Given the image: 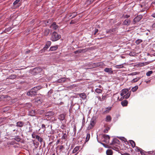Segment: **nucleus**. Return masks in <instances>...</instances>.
Segmentation results:
<instances>
[{"mask_svg": "<svg viewBox=\"0 0 155 155\" xmlns=\"http://www.w3.org/2000/svg\"><path fill=\"white\" fill-rule=\"evenodd\" d=\"M135 150L137 152H140V154L141 155H145L147 154L145 153V152L142 150L141 149L139 148L138 147H135Z\"/></svg>", "mask_w": 155, "mask_h": 155, "instance_id": "39448f33", "label": "nucleus"}, {"mask_svg": "<svg viewBox=\"0 0 155 155\" xmlns=\"http://www.w3.org/2000/svg\"><path fill=\"white\" fill-rule=\"evenodd\" d=\"M16 77V75H11L10 77V78H11V79H13V78H15Z\"/></svg>", "mask_w": 155, "mask_h": 155, "instance_id": "f704fd0d", "label": "nucleus"}, {"mask_svg": "<svg viewBox=\"0 0 155 155\" xmlns=\"http://www.w3.org/2000/svg\"><path fill=\"white\" fill-rule=\"evenodd\" d=\"M153 71H149L147 72L146 73L147 76H149L150 75L152 74Z\"/></svg>", "mask_w": 155, "mask_h": 155, "instance_id": "cd10ccee", "label": "nucleus"}, {"mask_svg": "<svg viewBox=\"0 0 155 155\" xmlns=\"http://www.w3.org/2000/svg\"><path fill=\"white\" fill-rule=\"evenodd\" d=\"M103 64V63H102V62L99 63H97V66H99L101 65H102Z\"/></svg>", "mask_w": 155, "mask_h": 155, "instance_id": "79ce46f5", "label": "nucleus"}, {"mask_svg": "<svg viewBox=\"0 0 155 155\" xmlns=\"http://www.w3.org/2000/svg\"><path fill=\"white\" fill-rule=\"evenodd\" d=\"M96 123V120L94 119H92L90 122V124L89 126L88 127V129H92L93 127L94 126L95 124Z\"/></svg>", "mask_w": 155, "mask_h": 155, "instance_id": "20e7f679", "label": "nucleus"}, {"mask_svg": "<svg viewBox=\"0 0 155 155\" xmlns=\"http://www.w3.org/2000/svg\"><path fill=\"white\" fill-rule=\"evenodd\" d=\"M129 17V15H126V17L127 18H128Z\"/></svg>", "mask_w": 155, "mask_h": 155, "instance_id": "864d4df0", "label": "nucleus"}, {"mask_svg": "<svg viewBox=\"0 0 155 155\" xmlns=\"http://www.w3.org/2000/svg\"><path fill=\"white\" fill-rule=\"evenodd\" d=\"M38 140V141L40 142H41L42 140V138L39 137L38 135H36L35 137Z\"/></svg>", "mask_w": 155, "mask_h": 155, "instance_id": "412c9836", "label": "nucleus"}, {"mask_svg": "<svg viewBox=\"0 0 155 155\" xmlns=\"http://www.w3.org/2000/svg\"><path fill=\"white\" fill-rule=\"evenodd\" d=\"M95 91L96 92H97V93H100L102 92V90L99 88H97L96 89H95Z\"/></svg>", "mask_w": 155, "mask_h": 155, "instance_id": "a878e982", "label": "nucleus"}, {"mask_svg": "<svg viewBox=\"0 0 155 155\" xmlns=\"http://www.w3.org/2000/svg\"><path fill=\"white\" fill-rule=\"evenodd\" d=\"M111 109V107H107L106 108V110L104 111V112L105 113H107L109 112V111Z\"/></svg>", "mask_w": 155, "mask_h": 155, "instance_id": "c756f323", "label": "nucleus"}, {"mask_svg": "<svg viewBox=\"0 0 155 155\" xmlns=\"http://www.w3.org/2000/svg\"><path fill=\"white\" fill-rule=\"evenodd\" d=\"M50 46H48V45L46 44L44 48L43 49H44L45 50L48 48Z\"/></svg>", "mask_w": 155, "mask_h": 155, "instance_id": "4c0bfd02", "label": "nucleus"}, {"mask_svg": "<svg viewBox=\"0 0 155 155\" xmlns=\"http://www.w3.org/2000/svg\"><path fill=\"white\" fill-rule=\"evenodd\" d=\"M140 79V78H134L133 80L132 81V83H134L137 82Z\"/></svg>", "mask_w": 155, "mask_h": 155, "instance_id": "c85d7f7f", "label": "nucleus"}, {"mask_svg": "<svg viewBox=\"0 0 155 155\" xmlns=\"http://www.w3.org/2000/svg\"><path fill=\"white\" fill-rule=\"evenodd\" d=\"M40 89L39 87H34L31 89L30 91L27 92V94L28 96H32L35 95L36 94V91Z\"/></svg>", "mask_w": 155, "mask_h": 155, "instance_id": "f03ea898", "label": "nucleus"}, {"mask_svg": "<svg viewBox=\"0 0 155 155\" xmlns=\"http://www.w3.org/2000/svg\"><path fill=\"white\" fill-rule=\"evenodd\" d=\"M104 141L107 143H109V140L110 138L109 136L108 135H104Z\"/></svg>", "mask_w": 155, "mask_h": 155, "instance_id": "0eeeda50", "label": "nucleus"}, {"mask_svg": "<svg viewBox=\"0 0 155 155\" xmlns=\"http://www.w3.org/2000/svg\"><path fill=\"white\" fill-rule=\"evenodd\" d=\"M24 123L21 121H18L16 123V126L19 127H21L23 126Z\"/></svg>", "mask_w": 155, "mask_h": 155, "instance_id": "9d476101", "label": "nucleus"}, {"mask_svg": "<svg viewBox=\"0 0 155 155\" xmlns=\"http://www.w3.org/2000/svg\"><path fill=\"white\" fill-rule=\"evenodd\" d=\"M104 71L105 72L107 73H112L113 72V71L112 70V69L111 68H106L104 69Z\"/></svg>", "mask_w": 155, "mask_h": 155, "instance_id": "1a4fd4ad", "label": "nucleus"}, {"mask_svg": "<svg viewBox=\"0 0 155 155\" xmlns=\"http://www.w3.org/2000/svg\"><path fill=\"white\" fill-rule=\"evenodd\" d=\"M138 154H139L140 153H138Z\"/></svg>", "mask_w": 155, "mask_h": 155, "instance_id": "13d9d810", "label": "nucleus"}, {"mask_svg": "<svg viewBox=\"0 0 155 155\" xmlns=\"http://www.w3.org/2000/svg\"><path fill=\"white\" fill-rule=\"evenodd\" d=\"M20 1V0H16L13 3L14 5H16Z\"/></svg>", "mask_w": 155, "mask_h": 155, "instance_id": "72a5a7b5", "label": "nucleus"}, {"mask_svg": "<svg viewBox=\"0 0 155 155\" xmlns=\"http://www.w3.org/2000/svg\"><path fill=\"white\" fill-rule=\"evenodd\" d=\"M107 155H112L113 153V151L111 149L107 150L106 152Z\"/></svg>", "mask_w": 155, "mask_h": 155, "instance_id": "4468645a", "label": "nucleus"}, {"mask_svg": "<svg viewBox=\"0 0 155 155\" xmlns=\"http://www.w3.org/2000/svg\"><path fill=\"white\" fill-rule=\"evenodd\" d=\"M74 23L72 21H71L70 23Z\"/></svg>", "mask_w": 155, "mask_h": 155, "instance_id": "4d7b16f0", "label": "nucleus"}, {"mask_svg": "<svg viewBox=\"0 0 155 155\" xmlns=\"http://www.w3.org/2000/svg\"><path fill=\"white\" fill-rule=\"evenodd\" d=\"M50 27L51 28H53L54 30H56L58 27V26L56 25L55 22H54L52 24H51L50 26Z\"/></svg>", "mask_w": 155, "mask_h": 155, "instance_id": "6e6552de", "label": "nucleus"}, {"mask_svg": "<svg viewBox=\"0 0 155 155\" xmlns=\"http://www.w3.org/2000/svg\"><path fill=\"white\" fill-rule=\"evenodd\" d=\"M60 38V36L58 35L57 32L54 31L52 34L51 40L53 41H54L59 40Z\"/></svg>", "mask_w": 155, "mask_h": 155, "instance_id": "7ed1b4c3", "label": "nucleus"}, {"mask_svg": "<svg viewBox=\"0 0 155 155\" xmlns=\"http://www.w3.org/2000/svg\"><path fill=\"white\" fill-rule=\"evenodd\" d=\"M115 68H121L124 67L123 64L119 65H116L115 66Z\"/></svg>", "mask_w": 155, "mask_h": 155, "instance_id": "b1692460", "label": "nucleus"}, {"mask_svg": "<svg viewBox=\"0 0 155 155\" xmlns=\"http://www.w3.org/2000/svg\"><path fill=\"white\" fill-rule=\"evenodd\" d=\"M121 104L123 106H126L128 104V101L127 100H124L122 101L121 103Z\"/></svg>", "mask_w": 155, "mask_h": 155, "instance_id": "dca6fc26", "label": "nucleus"}, {"mask_svg": "<svg viewBox=\"0 0 155 155\" xmlns=\"http://www.w3.org/2000/svg\"><path fill=\"white\" fill-rule=\"evenodd\" d=\"M130 142L133 147H134L135 146V143L134 141L133 140H130Z\"/></svg>", "mask_w": 155, "mask_h": 155, "instance_id": "6ab92c4d", "label": "nucleus"}, {"mask_svg": "<svg viewBox=\"0 0 155 155\" xmlns=\"http://www.w3.org/2000/svg\"><path fill=\"white\" fill-rule=\"evenodd\" d=\"M38 70H41V69L39 68H35L34 69V70L35 71H37Z\"/></svg>", "mask_w": 155, "mask_h": 155, "instance_id": "37998d69", "label": "nucleus"}, {"mask_svg": "<svg viewBox=\"0 0 155 155\" xmlns=\"http://www.w3.org/2000/svg\"><path fill=\"white\" fill-rule=\"evenodd\" d=\"M41 127L44 130H45V125L44 124H42Z\"/></svg>", "mask_w": 155, "mask_h": 155, "instance_id": "a19ab883", "label": "nucleus"}, {"mask_svg": "<svg viewBox=\"0 0 155 155\" xmlns=\"http://www.w3.org/2000/svg\"><path fill=\"white\" fill-rule=\"evenodd\" d=\"M90 134H87V136L86 137V141H87L89 140L90 138Z\"/></svg>", "mask_w": 155, "mask_h": 155, "instance_id": "7c9ffc66", "label": "nucleus"}, {"mask_svg": "<svg viewBox=\"0 0 155 155\" xmlns=\"http://www.w3.org/2000/svg\"><path fill=\"white\" fill-rule=\"evenodd\" d=\"M114 150H115L116 151H118L119 149L117 147H115V149H114Z\"/></svg>", "mask_w": 155, "mask_h": 155, "instance_id": "49530a36", "label": "nucleus"}, {"mask_svg": "<svg viewBox=\"0 0 155 155\" xmlns=\"http://www.w3.org/2000/svg\"><path fill=\"white\" fill-rule=\"evenodd\" d=\"M46 44L48 45V46H50L51 44V42L50 41H48L46 43Z\"/></svg>", "mask_w": 155, "mask_h": 155, "instance_id": "c9c22d12", "label": "nucleus"}, {"mask_svg": "<svg viewBox=\"0 0 155 155\" xmlns=\"http://www.w3.org/2000/svg\"><path fill=\"white\" fill-rule=\"evenodd\" d=\"M128 91L129 90L127 89H123L121 91L120 95L123 96V98L127 99L130 95V93Z\"/></svg>", "mask_w": 155, "mask_h": 155, "instance_id": "f257e3e1", "label": "nucleus"}, {"mask_svg": "<svg viewBox=\"0 0 155 155\" xmlns=\"http://www.w3.org/2000/svg\"><path fill=\"white\" fill-rule=\"evenodd\" d=\"M80 148V147L77 146L73 150V153H76V154H77L78 153H77V152L79 150V149Z\"/></svg>", "mask_w": 155, "mask_h": 155, "instance_id": "ddd939ff", "label": "nucleus"}, {"mask_svg": "<svg viewBox=\"0 0 155 155\" xmlns=\"http://www.w3.org/2000/svg\"><path fill=\"white\" fill-rule=\"evenodd\" d=\"M109 130V128H108V129H107L106 130H104V132H105V133H107V132L108 131V130Z\"/></svg>", "mask_w": 155, "mask_h": 155, "instance_id": "8fccbe9b", "label": "nucleus"}, {"mask_svg": "<svg viewBox=\"0 0 155 155\" xmlns=\"http://www.w3.org/2000/svg\"><path fill=\"white\" fill-rule=\"evenodd\" d=\"M97 97L98 99V100L99 101H103V100H102V98H101L100 97V96H97Z\"/></svg>", "mask_w": 155, "mask_h": 155, "instance_id": "ea45409f", "label": "nucleus"}, {"mask_svg": "<svg viewBox=\"0 0 155 155\" xmlns=\"http://www.w3.org/2000/svg\"><path fill=\"white\" fill-rule=\"evenodd\" d=\"M79 95L80 97L83 99H85L86 98V95L84 93H81Z\"/></svg>", "mask_w": 155, "mask_h": 155, "instance_id": "f8f14e48", "label": "nucleus"}, {"mask_svg": "<svg viewBox=\"0 0 155 155\" xmlns=\"http://www.w3.org/2000/svg\"><path fill=\"white\" fill-rule=\"evenodd\" d=\"M120 143L119 141L117 139H113L111 144H114L115 143L119 144Z\"/></svg>", "mask_w": 155, "mask_h": 155, "instance_id": "9b49d317", "label": "nucleus"}, {"mask_svg": "<svg viewBox=\"0 0 155 155\" xmlns=\"http://www.w3.org/2000/svg\"><path fill=\"white\" fill-rule=\"evenodd\" d=\"M36 101H37V102L39 104L41 103V100L40 99H37Z\"/></svg>", "mask_w": 155, "mask_h": 155, "instance_id": "58836bf2", "label": "nucleus"}, {"mask_svg": "<svg viewBox=\"0 0 155 155\" xmlns=\"http://www.w3.org/2000/svg\"><path fill=\"white\" fill-rule=\"evenodd\" d=\"M58 48L57 45L51 46L50 47V50L51 51H55Z\"/></svg>", "mask_w": 155, "mask_h": 155, "instance_id": "2eb2a0df", "label": "nucleus"}, {"mask_svg": "<svg viewBox=\"0 0 155 155\" xmlns=\"http://www.w3.org/2000/svg\"><path fill=\"white\" fill-rule=\"evenodd\" d=\"M106 96L105 95H103L102 96V99L103 100V101H104L106 99Z\"/></svg>", "mask_w": 155, "mask_h": 155, "instance_id": "e433bc0d", "label": "nucleus"}, {"mask_svg": "<svg viewBox=\"0 0 155 155\" xmlns=\"http://www.w3.org/2000/svg\"><path fill=\"white\" fill-rule=\"evenodd\" d=\"M130 20L128 19H126L124 22V25H130Z\"/></svg>", "mask_w": 155, "mask_h": 155, "instance_id": "f3484780", "label": "nucleus"}, {"mask_svg": "<svg viewBox=\"0 0 155 155\" xmlns=\"http://www.w3.org/2000/svg\"><path fill=\"white\" fill-rule=\"evenodd\" d=\"M98 31V30L97 29H95V32L94 33V35H95L97 33Z\"/></svg>", "mask_w": 155, "mask_h": 155, "instance_id": "a18cd8bd", "label": "nucleus"}, {"mask_svg": "<svg viewBox=\"0 0 155 155\" xmlns=\"http://www.w3.org/2000/svg\"><path fill=\"white\" fill-rule=\"evenodd\" d=\"M111 120V117L110 116H107L106 118V121L107 122L110 121Z\"/></svg>", "mask_w": 155, "mask_h": 155, "instance_id": "4be33fe9", "label": "nucleus"}, {"mask_svg": "<svg viewBox=\"0 0 155 155\" xmlns=\"http://www.w3.org/2000/svg\"><path fill=\"white\" fill-rule=\"evenodd\" d=\"M49 29H45L44 31V34L45 35L47 36L49 33Z\"/></svg>", "mask_w": 155, "mask_h": 155, "instance_id": "a211bd4d", "label": "nucleus"}, {"mask_svg": "<svg viewBox=\"0 0 155 155\" xmlns=\"http://www.w3.org/2000/svg\"><path fill=\"white\" fill-rule=\"evenodd\" d=\"M152 16L153 17L155 18V13L152 14Z\"/></svg>", "mask_w": 155, "mask_h": 155, "instance_id": "3c124183", "label": "nucleus"}, {"mask_svg": "<svg viewBox=\"0 0 155 155\" xmlns=\"http://www.w3.org/2000/svg\"><path fill=\"white\" fill-rule=\"evenodd\" d=\"M142 41V40L141 39H138L135 42L137 44H139Z\"/></svg>", "mask_w": 155, "mask_h": 155, "instance_id": "2f4dec72", "label": "nucleus"}, {"mask_svg": "<svg viewBox=\"0 0 155 155\" xmlns=\"http://www.w3.org/2000/svg\"><path fill=\"white\" fill-rule=\"evenodd\" d=\"M119 139L124 141L126 142L127 141V139L123 137H118Z\"/></svg>", "mask_w": 155, "mask_h": 155, "instance_id": "bb28decb", "label": "nucleus"}, {"mask_svg": "<svg viewBox=\"0 0 155 155\" xmlns=\"http://www.w3.org/2000/svg\"><path fill=\"white\" fill-rule=\"evenodd\" d=\"M82 52H83V50L80 49V50H78L75 51H74V53L75 54H77V53H81Z\"/></svg>", "mask_w": 155, "mask_h": 155, "instance_id": "473e14b6", "label": "nucleus"}, {"mask_svg": "<svg viewBox=\"0 0 155 155\" xmlns=\"http://www.w3.org/2000/svg\"><path fill=\"white\" fill-rule=\"evenodd\" d=\"M76 15V14L75 13H74L73 14V15H71V16H73L72 17H74Z\"/></svg>", "mask_w": 155, "mask_h": 155, "instance_id": "de8ad7c7", "label": "nucleus"}, {"mask_svg": "<svg viewBox=\"0 0 155 155\" xmlns=\"http://www.w3.org/2000/svg\"><path fill=\"white\" fill-rule=\"evenodd\" d=\"M99 87H100V88H101V85H99Z\"/></svg>", "mask_w": 155, "mask_h": 155, "instance_id": "6e6d98bb", "label": "nucleus"}, {"mask_svg": "<svg viewBox=\"0 0 155 155\" xmlns=\"http://www.w3.org/2000/svg\"><path fill=\"white\" fill-rule=\"evenodd\" d=\"M153 151H150L148 153V154H153Z\"/></svg>", "mask_w": 155, "mask_h": 155, "instance_id": "09e8293b", "label": "nucleus"}, {"mask_svg": "<svg viewBox=\"0 0 155 155\" xmlns=\"http://www.w3.org/2000/svg\"><path fill=\"white\" fill-rule=\"evenodd\" d=\"M150 63V62H147L145 63H142L140 64L141 66H143L147 65Z\"/></svg>", "mask_w": 155, "mask_h": 155, "instance_id": "393cba45", "label": "nucleus"}, {"mask_svg": "<svg viewBox=\"0 0 155 155\" xmlns=\"http://www.w3.org/2000/svg\"><path fill=\"white\" fill-rule=\"evenodd\" d=\"M15 140H16L17 141H20V138H19L18 137H16V138H15Z\"/></svg>", "mask_w": 155, "mask_h": 155, "instance_id": "c03bdc74", "label": "nucleus"}, {"mask_svg": "<svg viewBox=\"0 0 155 155\" xmlns=\"http://www.w3.org/2000/svg\"><path fill=\"white\" fill-rule=\"evenodd\" d=\"M142 16L141 15H139L135 17L134 20V22H137L140 21L142 18Z\"/></svg>", "mask_w": 155, "mask_h": 155, "instance_id": "423d86ee", "label": "nucleus"}, {"mask_svg": "<svg viewBox=\"0 0 155 155\" xmlns=\"http://www.w3.org/2000/svg\"><path fill=\"white\" fill-rule=\"evenodd\" d=\"M138 88V87L137 86H136L134 87H133L131 89V91L133 92L136 91Z\"/></svg>", "mask_w": 155, "mask_h": 155, "instance_id": "5701e85b", "label": "nucleus"}, {"mask_svg": "<svg viewBox=\"0 0 155 155\" xmlns=\"http://www.w3.org/2000/svg\"><path fill=\"white\" fill-rule=\"evenodd\" d=\"M32 137L33 138H35V136L33 134H32Z\"/></svg>", "mask_w": 155, "mask_h": 155, "instance_id": "603ef678", "label": "nucleus"}, {"mask_svg": "<svg viewBox=\"0 0 155 155\" xmlns=\"http://www.w3.org/2000/svg\"><path fill=\"white\" fill-rule=\"evenodd\" d=\"M66 80V79L64 78H62L60 79H59L58 81V83H62L64 82Z\"/></svg>", "mask_w": 155, "mask_h": 155, "instance_id": "aec40b11", "label": "nucleus"}, {"mask_svg": "<svg viewBox=\"0 0 155 155\" xmlns=\"http://www.w3.org/2000/svg\"><path fill=\"white\" fill-rule=\"evenodd\" d=\"M63 116V119H62V120H63V119H64V115H61V116Z\"/></svg>", "mask_w": 155, "mask_h": 155, "instance_id": "5fc2aeb1", "label": "nucleus"}]
</instances>
